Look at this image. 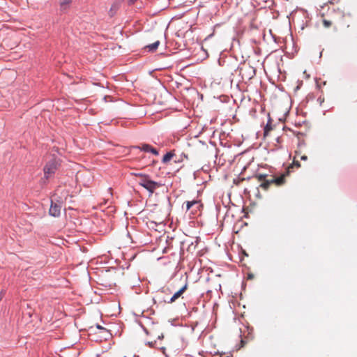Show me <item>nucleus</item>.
<instances>
[{
	"mask_svg": "<svg viewBox=\"0 0 357 357\" xmlns=\"http://www.w3.org/2000/svg\"><path fill=\"white\" fill-rule=\"evenodd\" d=\"M197 202H186L185 208L187 211H188L193 204H197Z\"/></svg>",
	"mask_w": 357,
	"mask_h": 357,
	"instance_id": "obj_16",
	"label": "nucleus"
},
{
	"mask_svg": "<svg viewBox=\"0 0 357 357\" xmlns=\"http://www.w3.org/2000/svg\"><path fill=\"white\" fill-rule=\"evenodd\" d=\"M149 153H151L155 155H158L159 154L158 150L156 149L153 148V146H151Z\"/></svg>",
	"mask_w": 357,
	"mask_h": 357,
	"instance_id": "obj_15",
	"label": "nucleus"
},
{
	"mask_svg": "<svg viewBox=\"0 0 357 357\" xmlns=\"http://www.w3.org/2000/svg\"><path fill=\"white\" fill-rule=\"evenodd\" d=\"M147 344H149V346L150 347H154L155 344V341H154V342H153V341H151V342H148V343H147Z\"/></svg>",
	"mask_w": 357,
	"mask_h": 357,
	"instance_id": "obj_17",
	"label": "nucleus"
},
{
	"mask_svg": "<svg viewBox=\"0 0 357 357\" xmlns=\"http://www.w3.org/2000/svg\"><path fill=\"white\" fill-rule=\"evenodd\" d=\"M294 165H296L297 167H300L301 165L298 161L294 160Z\"/></svg>",
	"mask_w": 357,
	"mask_h": 357,
	"instance_id": "obj_18",
	"label": "nucleus"
},
{
	"mask_svg": "<svg viewBox=\"0 0 357 357\" xmlns=\"http://www.w3.org/2000/svg\"><path fill=\"white\" fill-rule=\"evenodd\" d=\"M259 181L261 182L260 187L266 190L271 184L275 186H281L285 183V174L279 176H268L267 174H259L257 175Z\"/></svg>",
	"mask_w": 357,
	"mask_h": 357,
	"instance_id": "obj_1",
	"label": "nucleus"
},
{
	"mask_svg": "<svg viewBox=\"0 0 357 357\" xmlns=\"http://www.w3.org/2000/svg\"><path fill=\"white\" fill-rule=\"evenodd\" d=\"M301 159L302 160H307V157L306 155H303V156H301Z\"/></svg>",
	"mask_w": 357,
	"mask_h": 357,
	"instance_id": "obj_19",
	"label": "nucleus"
},
{
	"mask_svg": "<svg viewBox=\"0 0 357 357\" xmlns=\"http://www.w3.org/2000/svg\"><path fill=\"white\" fill-rule=\"evenodd\" d=\"M181 297L180 294L178 291L175 292L174 295L168 300H165L164 301L167 303H174L177 299Z\"/></svg>",
	"mask_w": 357,
	"mask_h": 357,
	"instance_id": "obj_10",
	"label": "nucleus"
},
{
	"mask_svg": "<svg viewBox=\"0 0 357 357\" xmlns=\"http://www.w3.org/2000/svg\"><path fill=\"white\" fill-rule=\"evenodd\" d=\"M97 328H98V329H100V330L106 331V329H105V328L102 327L101 326H100V325H98V324L97 325Z\"/></svg>",
	"mask_w": 357,
	"mask_h": 357,
	"instance_id": "obj_20",
	"label": "nucleus"
},
{
	"mask_svg": "<svg viewBox=\"0 0 357 357\" xmlns=\"http://www.w3.org/2000/svg\"><path fill=\"white\" fill-rule=\"evenodd\" d=\"M272 130V126H271V119H268L264 130V135H268V132Z\"/></svg>",
	"mask_w": 357,
	"mask_h": 357,
	"instance_id": "obj_11",
	"label": "nucleus"
},
{
	"mask_svg": "<svg viewBox=\"0 0 357 357\" xmlns=\"http://www.w3.org/2000/svg\"><path fill=\"white\" fill-rule=\"evenodd\" d=\"M137 1V0H128V2H129L130 4H133Z\"/></svg>",
	"mask_w": 357,
	"mask_h": 357,
	"instance_id": "obj_21",
	"label": "nucleus"
},
{
	"mask_svg": "<svg viewBox=\"0 0 357 357\" xmlns=\"http://www.w3.org/2000/svg\"><path fill=\"white\" fill-rule=\"evenodd\" d=\"M229 204H230V202H228V204H227V205H225V207H229Z\"/></svg>",
	"mask_w": 357,
	"mask_h": 357,
	"instance_id": "obj_22",
	"label": "nucleus"
},
{
	"mask_svg": "<svg viewBox=\"0 0 357 357\" xmlns=\"http://www.w3.org/2000/svg\"><path fill=\"white\" fill-rule=\"evenodd\" d=\"M59 165V160L55 158L47 162L43 168L44 177L40 179V185L42 187L45 185L49 178L55 174Z\"/></svg>",
	"mask_w": 357,
	"mask_h": 357,
	"instance_id": "obj_2",
	"label": "nucleus"
},
{
	"mask_svg": "<svg viewBox=\"0 0 357 357\" xmlns=\"http://www.w3.org/2000/svg\"><path fill=\"white\" fill-rule=\"evenodd\" d=\"M72 0H61L60 1V10L65 13L70 8Z\"/></svg>",
	"mask_w": 357,
	"mask_h": 357,
	"instance_id": "obj_6",
	"label": "nucleus"
},
{
	"mask_svg": "<svg viewBox=\"0 0 357 357\" xmlns=\"http://www.w3.org/2000/svg\"><path fill=\"white\" fill-rule=\"evenodd\" d=\"M188 289V284L186 283L185 285H183L179 290H178L177 291L178 292V294H180V296H181L183 295V294Z\"/></svg>",
	"mask_w": 357,
	"mask_h": 357,
	"instance_id": "obj_12",
	"label": "nucleus"
},
{
	"mask_svg": "<svg viewBox=\"0 0 357 357\" xmlns=\"http://www.w3.org/2000/svg\"><path fill=\"white\" fill-rule=\"evenodd\" d=\"M174 154L172 151H169V152H167L164 156H163V158H162V162L163 163H167V162H169L173 157H174Z\"/></svg>",
	"mask_w": 357,
	"mask_h": 357,
	"instance_id": "obj_9",
	"label": "nucleus"
},
{
	"mask_svg": "<svg viewBox=\"0 0 357 357\" xmlns=\"http://www.w3.org/2000/svg\"><path fill=\"white\" fill-rule=\"evenodd\" d=\"M139 184L146 189L150 193H153V191L160 188L162 184L153 181L149 178V176H143L139 182Z\"/></svg>",
	"mask_w": 357,
	"mask_h": 357,
	"instance_id": "obj_4",
	"label": "nucleus"
},
{
	"mask_svg": "<svg viewBox=\"0 0 357 357\" xmlns=\"http://www.w3.org/2000/svg\"><path fill=\"white\" fill-rule=\"evenodd\" d=\"M152 146L148 144H142L141 146H135V149H138L142 151L149 153Z\"/></svg>",
	"mask_w": 357,
	"mask_h": 357,
	"instance_id": "obj_7",
	"label": "nucleus"
},
{
	"mask_svg": "<svg viewBox=\"0 0 357 357\" xmlns=\"http://www.w3.org/2000/svg\"><path fill=\"white\" fill-rule=\"evenodd\" d=\"M162 337H163V336H162H162H158V338H159V339L162 338Z\"/></svg>",
	"mask_w": 357,
	"mask_h": 357,
	"instance_id": "obj_23",
	"label": "nucleus"
},
{
	"mask_svg": "<svg viewBox=\"0 0 357 357\" xmlns=\"http://www.w3.org/2000/svg\"><path fill=\"white\" fill-rule=\"evenodd\" d=\"M323 24L325 27L326 28H328L330 27L331 25H332V22L329 20H323Z\"/></svg>",
	"mask_w": 357,
	"mask_h": 357,
	"instance_id": "obj_14",
	"label": "nucleus"
},
{
	"mask_svg": "<svg viewBox=\"0 0 357 357\" xmlns=\"http://www.w3.org/2000/svg\"><path fill=\"white\" fill-rule=\"evenodd\" d=\"M238 71L244 82L250 80L255 75V68L249 64H243L238 68Z\"/></svg>",
	"mask_w": 357,
	"mask_h": 357,
	"instance_id": "obj_3",
	"label": "nucleus"
},
{
	"mask_svg": "<svg viewBox=\"0 0 357 357\" xmlns=\"http://www.w3.org/2000/svg\"><path fill=\"white\" fill-rule=\"evenodd\" d=\"M63 210L61 202H51L49 213L53 217H59Z\"/></svg>",
	"mask_w": 357,
	"mask_h": 357,
	"instance_id": "obj_5",
	"label": "nucleus"
},
{
	"mask_svg": "<svg viewBox=\"0 0 357 357\" xmlns=\"http://www.w3.org/2000/svg\"><path fill=\"white\" fill-rule=\"evenodd\" d=\"M160 41L157 40L155 43L147 45L146 48L149 50V52H153L158 49Z\"/></svg>",
	"mask_w": 357,
	"mask_h": 357,
	"instance_id": "obj_8",
	"label": "nucleus"
},
{
	"mask_svg": "<svg viewBox=\"0 0 357 357\" xmlns=\"http://www.w3.org/2000/svg\"><path fill=\"white\" fill-rule=\"evenodd\" d=\"M242 211L245 213V215H244V216H245V218H248V213L250 211V210L249 209V208H248V207H247V206H243L242 207Z\"/></svg>",
	"mask_w": 357,
	"mask_h": 357,
	"instance_id": "obj_13",
	"label": "nucleus"
}]
</instances>
